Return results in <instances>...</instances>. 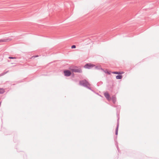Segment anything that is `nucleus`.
<instances>
[{"mask_svg":"<svg viewBox=\"0 0 159 159\" xmlns=\"http://www.w3.org/2000/svg\"><path fill=\"white\" fill-rule=\"evenodd\" d=\"M112 102L114 103H115V102L116 101V98L115 96H113L112 97Z\"/></svg>","mask_w":159,"mask_h":159,"instance_id":"nucleus-6","label":"nucleus"},{"mask_svg":"<svg viewBox=\"0 0 159 159\" xmlns=\"http://www.w3.org/2000/svg\"><path fill=\"white\" fill-rule=\"evenodd\" d=\"M71 70L73 72H82V70L81 69H77L75 68L74 69H71Z\"/></svg>","mask_w":159,"mask_h":159,"instance_id":"nucleus-2","label":"nucleus"},{"mask_svg":"<svg viewBox=\"0 0 159 159\" xmlns=\"http://www.w3.org/2000/svg\"><path fill=\"white\" fill-rule=\"evenodd\" d=\"M64 73L65 76H69L71 75V72L69 70H65L64 71Z\"/></svg>","mask_w":159,"mask_h":159,"instance_id":"nucleus-1","label":"nucleus"},{"mask_svg":"<svg viewBox=\"0 0 159 159\" xmlns=\"http://www.w3.org/2000/svg\"><path fill=\"white\" fill-rule=\"evenodd\" d=\"M38 56H35V57H38Z\"/></svg>","mask_w":159,"mask_h":159,"instance_id":"nucleus-13","label":"nucleus"},{"mask_svg":"<svg viewBox=\"0 0 159 159\" xmlns=\"http://www.w3.org/2000/svg\"><path fill=\"white\" fill-rule=\"evenodd\" d=\"M1 102H0V106H1Z\"/></svg>","mask_w":159,"mask_h":159,"instance_id":"nucleus-12","label":"nucleus"},{"mask_svg":"<svg viewBox=\"0 0 159 159\" xmlns=\"http://www.w3.org/2000/svg\"><path fill=\"white\" fill-rule=\"evenodd\" d=\"M122 76L121 75H118L116 77V79H122Z\"/></svg>","mask_w":159,"mask_h":159,"instance_id":"nucleus-7","label":"nucleus"},{"mask_svg":"<svg viewBox=\"0 0 159 159\" xmlns=\"http://www.w3.org/2000/svg\"><path fill=\"white\" fill-rule=\"evenodd\" d=\"M93 66H94L93 65L91 64H88L85 65L84 66V67L85 68L90 69Z\"/></svg>","mask_w":159,"mask_h":159,"instance_id":"nucleus-3","label":"nucleus"},{"mask_svg":"<svg viewBox=\"0 0 159 159\" xmlns=\"http://www.w3.org/2000/svg\"><path fill=\"white\" fill-rule=\"evenodd\" d=\"M4 90L2 88H0V93H2L4 92Z\"/></svg>","mask_w":159,"mask_h":159,"instance_id":"nucleus-8","label":"nucleus"},{"mask_svg":"<svg viewBox=\"0 0 159 159\" xmlns=\"http://www.w3.org/2000/svg\"><path fill=\"white\" fill-rule=\"evenodd\" d=\"M9 58L10 59H14V58H15V57H9Z\"/></svg>","mask_w":159,"mask_h":159,"instance_id":"nucleus-11","label":"nucleus"},{"mask_svg":"<svg viewBox=\"0 0 159 159\" xmlns=\"http://www.w3.org/2000/svg\"><path fill=\"white\" fill-rule=\"evenodd\" d=\"M104 95L105 97L108 100H111V98L110 97V95L109 94L107 93H104Z\"/></svg>","mask_w":159,"mask_h":159,"instance_id":"nucleus-4","label":"nucleus"},{"mask_svg":"<svg viewBox=\"0 0 159 159\" xmlns=\"http://www.w3.org/2000/svg\"><path fill=\"white\" fill-rule=\"evenodd\" d=\"M71 48H76V46L75 45H72L71 47Z\"/></svg>","mask_w":159,"mask_h":159,"instance_id":"nucleus-9","label":"nucleus"},{"mask_svg":"<svg viewBox=\"0 0 159 159\" xmlns=\"http://www.w3.org/2000/svg\"><path fill=\"white\" fill-rule=\"evenodd\" d=\"M113 74H122L124 73L123 72H120V71H119V72H112Z\"/></svg>","mask_w":159,"mask_h":159,"instance_id":"nucleus-5","label":"nucleus"},{"mask_svg":"<svg viewBox=\"0 0 159 159\" xmlns=\"http://www.w3.org/2000/svg\"><path fill=\"white\" fill-rule=\"evenodd\" d=\"M117 134H118V128H117L116 129V135H117Z\"/></svg>","mask_w":159,"mask_h":159,"instance_id":"nucleus-10","label":"nucleus"}]
</instances>
